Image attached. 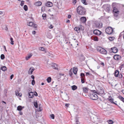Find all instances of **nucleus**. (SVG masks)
Segmentation results:
<instances>
[{"instance_id":"f257e3e1","label":"nucleus","mask_w":124,"mask_h":124,"mask_svg":"<svg viewBox=\"0 0 124 124\" xmlns=\"http://www.w3.org/2000/svg\"><path fill=\"white\" fill-rule=\"evenodd\" d=\"M77 11L78 13L81 15L85 14V12L84 8L81 6H79L78 7Z\"/></svg>"},{"instance_id":"f03ea898","label":"nucleus","mask_w":124,"mask_h":124,"mask_svg":"<svg viewBox=\"0 0 124 124\" xmlns=\"http://www.w3.org/2000/svg\"><path fill=\"white\" fill-rule=\"evenodd\" d=\"M91 120L93 123H95V122L100 121V119L99 116L94 115L93 117L91 118Z\"/></svg>"},{"instance_id":"7ed1b4c3","label":"nucleus","mask_w":124,"mask_h":124,"mask_svg":"<svg viewBox=\"0 0 124 124\" xmlns=\"http://www.w3.org/2000/svg\"><path fill=\"white\" fill-rule=\"evenodd\" d=\"M105 31L107 34H110L113 32V30L111 27H108L106 29Z\"/></svg>"},{"instance_id":"20e7f679","label":"nucleus","mask_w":124,"mask_h":124,"mask_svg":"<svg viewBox=\"0 0 124 124\" xmlns=\"http://www.w3.org/2000/svg\"><path fill=\"white\" fill-rule=\"evenodd\" d=\"M90 98L93 100H96L98 99V97L97 95L95 93H92L91 94Z\"/></svg>"},{"instance_id":"39448f33","label":"nucleus","mask_w":124,"mask_h":124,"mask_svg":"<svg viewBox=\"0 0 124 124\" xmlns=\"http://www.w3.org/2000/svg\"><path fill=\"white\" fill-rule=\"evenodd\" d=\"M95 93L97 94H101L104 93V91L102 88H101L100 89L98 90Z\"/></svg>"},{"instance_id":"423d86ee","label":"nucleus","mask_w":124,"mask_h":124,"mask_svg":"<svg viewBox=\"0 0 124 124\" xmlns=\"http://www.w3.org/2000/svg\"><path fill=\"white\" fill-rule=\"evenodd\" d=\"M118 49L117 48L114 47L111 48V49L110 50V52H112L114 53H116L118 51Z\"/></svg>"},{"instance_id":"0eeeda50","label":"nucleus","mask_w":124,"mask_h":124,"mask_svg":"<svg viewBox=\"0 0 124 124\" xmlns=\"http://www.w3.org/2000/svg\"><path fill=\"white\" fill-rule=\"evenodd\" d=\"M94 34L97 35H99L101 34V32L98 30H95L93 31Z\"/></svg>"},{"instance_id":"6e6552de","label":"nucleus","mask_w":124,"mask_h":124,"mask_svg":"<svg viewBox=\"0 0 124 124\" xmlns=\"http://www.w3.org/2000/svg\"><path fill=\"white\" fill-rule=\"evenodd\" d=\"M114 58L116 60H120L121 58V56L118 55H114Z\"/></svg>"},{"instance_id":"1a4fd4ad","label":"nucleus","mask_w":124,"mask_h":124,"mask_svg":"<svg viewBox=\"0 0 124 124\" xmlns=\"http://www.w3.org/2000/svg\"><path fill=\"white\" fill-rule=\"evenodd\" d=\"M105 10L108 12L109 13L110 11V7L109 6H105Z\"/></svg>"},{"instance_id":"9d476101","label":"nucleus","mask_w":124,"mask_h":124,"mask_svg":"<svg viewBox=\"0 0 124 124\" xmlns=\"http://www.w3.org/2000/svg\"><path fill=\"white\" fill-rule=\"evenodd\" d=\"M80 21L82 23H85L86 20V17H82L80 19Z\"/></svg>"},{"instance_id":"9b49d317","label":"nucleus","mask_w":124,"mask_h":124,"mask_svg":"<svg viewBox=\"0 0 124 124\" xmlns=\"http://www.w3.org/2000/svg\"><path fill=\"white\" fill-rule=\"evenodd\" d=\"M96 26L99 28L101 27L102 26V24L101 22L97 23H95Z\"/></svg>"},{"instance_id":"f8f14e48","label":"nucleus","mask_w":124,"mask_h":124,"mask_svg":"<svg viewBox=\"0 0 124 124\" xmlns=\"http://www.w3.org/2000/svg\"><path fill=\"white\" fill-rule=\"evenodd\" d=\"M34 70V69L33 67L31 68L28 71V73L30 75L31 74L33 71Z\"/></svg>"},{"instance_id":"ddd939ff","label":"nucleus","mask_w":124,"mask_h":124,"mask_svg":"<svg viewBox=\"0 0 124 124\" xmlns=\"http://www.w3.org/2000/svg\"><path fill=\"white\" fill-rule=\"evenodd\" d=\"M32 54L31 53L28 54L27 56L25 58L27 60H29L32 56Z\"/></svg>"},{"instance_id":"4468645a","label":"nucleus","mask_w":124,"mask_h":124,"mask_svg":"<svg viewBox=\"0 0 124 124\" xmlns=\"http://www.w3.org/2000/svg\"><path fill=\"white\" fill-rule=\"evenodd\" d=\"M42 4V3L40 1L36 2L34 4V5L36 6H40Z\"/></svg>"},{"instance_id":"2eb2a0df","label":"nucleus","mask_w":124,"mask_h":124,"mask_svg":"<svg viewBox=\"0 0 124 124\" xmlns=\"http://www.w3.org/2000/svg\"><path fill=\"white\" fill-rule=\"evenodd\" d=\"M100 53L102 54H106L107 53V51L105 49L102 48Z\"/></svg>"},{"instance_id":"dca6fc26","label":"nucleus","mask_w":124,"mask_h":124,"mask_svg":"<svg viewBox=\"0 0 124 124\" xmlns=\"http://www.w3.org/2000/svg\"><path fill=\"white\" fill-rule=\"evenodd\" d=\"M52 3L50 2H47L46 4V6L48 7H51L53 6Z\"/></svg>"},{"instance_id":"f3484780","label":"nucleus","mask_w":124,"mask_h":124,"mask_svg":"<svg viewBox=\"0 0 124 124\" xmlns=\"http://www.w3.org/2000/svg\"><path fill=\"white\" fill-rule=\"evenodd\" d=\"M34 93L33 92H31L29 93V97L30 98H32L34 97Z\"/></svg>"},{"instance_id":"a211bd4d","label":"nucleus","mask_w":124,"mask_h":124,"mask_svg":"<svg viewBox=\"0 0 124 124\" xmlns=\"http://www.w3.org/2000/svg\"><path fill=\"white\" fill-rule=\"evenodd\" d=\"M39 50H40L44 51L45 53H47V51L45 50L44 48L43 47H40L39 48Z\"/></svg>"},{"instance_id":"6ab92c4d","label":"nucleus","mask_w":124,"mask_h":124,"mask_svg":"<svg viewBox=\"0 0 124 124\" xmlns=\"http://www.w3.org/2000/svg\"><path fill=\"white\" fill-rule=\"evenodd\" d=\"M24 107H22L21 106H18L17 108V110L18 111L22 110L23 108H24Z\"/></svg>"},{"instance_id":"aec40b11","label":"nucleus","mask_w":124,"mask_h":124,"mask_svg":"<svg viewBox=\"0 0 124 124\" xmlns=\"http://www.w3.org/2000/svg\"><path fill=\"white\" fill-rule=\"evenodd\" d=\"M74 30L75 31H76L78 33H79L80 31V28L78 27H75Z\"/></svg>"},{"instance_id":"412c9836","label":"nucleus","mask_w":124,"mask_h":124,"mask_svg":"<svg viewBox=\"0 0 124 124\" xmlns=\"http://www.w3.org/2000/svg\"><path fill=\"white\" fill-rule=\"evenodd\" d=\"M78 71V69L77 68L74 67L73 70V72L75 74H76Z\"/></svg>"},{"instance_id":"4be33fe9","label":"nucleus","mask_w":124,"mask_h":124,"mask_svg":"<svg viewBox=\"0 0 124 124\" xmlns=\"http://www.w3.org/2000/svg\"><path fill=\"white\" fill-rule=\"evenodd\" d=\"M88 88L87 87H85L83 88V92H87L88 90Z\"/></svg>"},{"instance_id":"5701e85b","label":"nucleus","mask_w":124,"mask_h":124,"mask_svg":"<svg viewBox=\"0 0 124 124\" xmlns=\"http://www.w3.org/2000/svg\"><path fill=\"white\" fill-rule=\"evenodd\" d=\"M52 66L53 67V68L56 70L58 69V66L56 64H53L52 65Z\"/></svg>"},{"instance_id":"b1692460","label":"nucleus","mask_w":124,"mask_h":124,"mask_svg":"<svg viewBox=\"0 0 124 124\" xmlns=\"http://www.w3.org/2000/svg\"><path fill=\"white\" fill-rule=\"evenodd\" d=\"M16 95L17 96H19L20 97H21V94H20L19 93V92L17 90H16Z\"/></svg>"},{"instance_id":"393cba45","label":"nucleus","mask_w":124,"mask_h":124,"mask_svg":"<svg viewBox=\"0 0 124 124\" xmlns=\"http://www.w3.org/2000/svg\"><path fill=\"white\" fill-rule=\"evenodd\" d=\"M33 23L32 22H29L27 23V24L30 26H32L33 25Z\"/></svg>"},{"instance_id":"a878e982","label":"nucleus","mask_w":124,"mask_h":124,"mask_svg":"<svg viewBox=\"0 0 124 124\" xmlns=\"http://www.w3.org/2000/svg\"><path fill=\"white\" fill-rule=\"evenodd\" d=\"M113 12L114 13L119 12V11L116 8H114L113 9Z\"/></svg>"},{"instance_id":"bb28decb","label":"nucleus","mask_w":124,"mask_h":124,"mask_svg":"<svg viewBox=\"0 0 124 124\" xmlns=\"http://www.w3.org/2000/svg\"><path fill=\"white\" fill-rule=\"evenodd\" d=\"M119 74V72L118 71L116 70V71L115 72V77H117L118 76V75Z\"/></svg>"},{"instance_id":"cd10ccee","label":"nucleus","mask_w":124,"mask_h":124,"mask_svg":"<svg viewBox=\"0 0 124 124\" xmlns=\"http://www.w3.org/2000/svg\"><path fill=\"white\" fill-rule=\"evenodd\" d=\"M48 53L47 54V56L49 57H53V54L48 52H47Z\"/></svg>"},{"instance_id":"c85d7f7f","label":"nucleus","mask_w":124,"mask_h":124,"mask_svg":"<svg viewBox=\"0 0 124 124\" xmlns=\"http://www.w3.org/2000/svg\"><path fill=\"white\" fill-rule=\"evenodd\" d=\"M72 89L73 90H75L77 88V87L75 85H73L71 86Z\"/></svg>"},{"instance_id":"c756f323","label":"nucleus","mask_w":124,"mask_h":124,"mask_svg":"<svg viewBox=\"0 0 124 124\" xmlns=\"http://www.w3.org/2000/svg\"><path fill=\"white\" fill-rule=\"evenodd\" d=\"M102 48L100 46H98L97 47V50L100 52H101V50Z\"/></svg>"},{"instance_id":"7c9ffc66","label":"nucleus","mask_w":124,"mask_h":124,"mask_svg":"<svg viewBox=\"0 0 124 124\" xmlns=\"http://www.w3.org/2000/svg\"><path fill=\"white\" fill-rule=\"evenodd\" d=\"M108 99L109 100L110 102H111L112 103H113V102H114L113 101L114 100L111 97H109Z\"/></svg>"},{"instance_id":"2f4dec72","label":"nucleus","mask_w":124,"mask_h":124,"mask_svg":"<svg viewBox=\"0 0 124 124\" xmlns=\"http://www.w3.org/2000/svg\"><path fill=\"white\" fill-rule=\"evenodd\" d=\"M1 70L3 71H4L7 70V68L5 66H3L1 68Z\"/></svg>"},{"instance_id":"473e14b6","label":"nucleus","mask_w":124,"mask_h":124,"mask_svg":"<svg viewBox=\"0 0 124 124\" xmlns=\"http://www.w3.org/2000/svg\"><path fill=\"white\" fill-rule=\"evenodd\" d=\"M10 40L11 41L10 44L12 45H14V41H13V39L12 37H10Z\"/></svg>"},{"instance_id":"72a5a7b5","label":"nucleus","mask_w":124,"mask_h":124,"mask_svg":"<svg viewBox=\"0 0 124 124\" xmlns=\"http://www.w3.org/2000/svg\"><path fill=\"white\" fill-rule=\"evenodd\" d=\"M120 100L124 102V98L121 96H119L118 97Z\"/></svg>"},{"instance_id":"f704fd0d","label":"nucleus","mask_w":124,"mask_h":124,"mask_svg":"<svg viewBox=\"0 0 124 124\" xmlns=\"http://www.w3.org/2000/svg\"><path fill=\"white\" fill-rule=\"evenodd\" d=\"M51 77H49L48 78L46 79L47 82L49 83L51 81Z\"/></svg>"},{"instance_id":"c9c22d12","label":"nucleus","mask_w":124,"mask_h":124,"mask_svg":"<svg viewBox=\"0 0 124 124\" xmlns=\"http://www.w3.org/2000/svg\"><path fill=\"white\" fill-rule=\"evenodd\" d=\"M42 17L44 20H45L46 18V14H44L42 15Z\"/></svg>"},{"instance_id":"e433bc0d","label":"nucleus","mask_w":124,"mask_h":124,"mask_svg":"<svg viewBox=\"0 0 124 124\" xmlns=\"http://www.w3.org/2000/svg\"><path fill=\"white\" fill-rule=\"evenodd\" d=\"M34 104L35 107L36 108H37L38 107V104L36 101L34 102Z\"/></svg>"},{"instance_id":"4c0bfd02","label":"nucleus","mask_w":124,"mask_h":124,"mask_svg":"<svg viewBox=\"0 0 124 124\" xmlns=\"http://www.w3.org/2000/svg\"><path fill=\"white\" fill-rule=\"evenodd\" d=\"M23 8L25 11H27L28 10V7L27 5H25L24 6Z\"/></svg>"},{"instance_id":"58836bf2","label":"nucleus","mask_w":124,"mask_h":124,"mask_svg":"<svg viewBox=\"0 0 124 124\" xmlns=\"http://www.w3.org/2000/svg\"><path fill=\"white\" fill-rule=\"evenodd\" d=\"M108 122L109 124H112L113 123V121L110 120H108Z\"/></svg>"},{"instance_id":"ea45409f","label":"nucleus","mask_w":124,"mask_h":124,"mask_svg":"<svg viewBox=\"0 0 124 124\" xmlns=\"http://www.w3.org/2000/svg\"><path fill=\"white\" fill-rule=\"evenodd\" d=\"M50 118H51L52 119H54V114L51 115H50Z\"/></svg>"},{"instance_id":"a19ab883","label":"nucleus","mask_w":124,"mask_h":124,"mask_svg":"<svg viewBox=\"0 0 124 124\" xmlns=\"http://www.w3.org/2000/svg\"><path fill=\"white\" fill-rule=\"evenodd\" d=\"M0 58L2 60L4 59L5 58V56L3 54H1L0 56Z\"/></svg>"},{"instance_id":"79ce46f5","label":"nucleus","mask_w":124,"mask_h":124,"mask_svg":"<svg viewBox=\"0 0 124 124\" xmlns=\"http://www.w3.org/2000/svg\"><path fill=\"white\" fill-rule=\"evenodd\" d=\"M108 39L109 40L112 41L114 39V37H109Z\"/></svg>"},{"instance_id":"37998d69","label":"nucleus","mask_w":124,"mask_h":124,"mask_svg":"<svg viewBox=\"0 0 124 124\" xmlns=\"http://www.w3.org/2000/svg\"><path fill=\"white\" fill-rule=\"evenodd\" d=\"M81 2L82 3L85 5L86 4V2L85 0H82Z\"/></svg>"},{"instance_id":"c03bdc74","label":"nucleus","mask_w":124,"mask_h":124,"mask_svg":"<svg viewBox=\"0 0 124 124\" xmlns=\"http://www.w3.org/2000/svg\"><path fill=\"white\" fill-rule=\"evenodd\" d=\"M24 1L23 0H22L21 1V3L20 4V5L21 6H23L24 4Z\"/></svg>"},{"instance_id":"a18cd8bd","label":"nucleus","mask_w":124,"mask_h":124,"mask_svg":"<svg viewBox=\"0 0 124 124\" xmlns=\"http://www.w3.org/2000/svg\"><path fill=\"white\" fill-rule=\"evenodd\" d=\"M63 42L65 44H67L68 43L69 44V43H70V42H69V43L67 41L65 40V39L63 40Z\"/></svg>"},{"instance_id":"49530a36","label":"nucleus","mask_w":124,"mask_h":124,"mask_svg":"<svg viewBox=\"0 0 124 124\" xmlns=\"http://www.w3.org/2000/svg\"><path fill=\"white\" fill-rule=\"evenodd\" d=\"M114 15L115 16H118L119 12H117V13H114Z\"/></svg>"},{"instance_id":"de8ad7c7","label":"nucleus","mask_w":124,"mask_h":124,"mask_svg":"<svg viewBox=\"0 0 124 124\" xmlns=\"http://www.w3.org/2000/svg\"><path fill=\"white\" fill-rule=\"evenodd\" d=\"M93 39L95 41H98V38L96 37H95Z\"/></svg>"},{"instance_id":"09e8293b","label":"nucleus","mask_w":124,"mask_h":124,"mask_svg":"<svg viewBox=\"0 0 124 124\" xmlns=\"http://www.w3.org/2000/svg\"><path fill=\"white\" fill-rule=\"evenodd\" d=\"M35 81L34 79H33L32 81L31 82V84L32 85H34L35 84Z\"/></svg>"},{"instance_id":"8fccbe9b","label":"nucleus","mask_w":124,"mask_h":124,"mask_svg":"<svg viewBox=\"0 0 124 124\" xmlns=\"http://www.w3.org/2000/svg\"><path fill=\"white\" fill-rule=\"evenodd\" d=\"M81 82L83 83H84L85 81L84 79V78L83 77H81Z\"/></svg>"},{"instance_id":"3c124183","label":"nucleus","mask_w":124,"mask_h":124,"mask_svg":"<svg viewBox=\"0 0 124 124\" xmlns=\"http://www.w3.org/2000/svg\"><path fill=\"white\" fill-rule=\"evenodd\" d=\"M124 66L123 64L121 65L119 67V69L120 70H121L122 68Z\"/></svg>"},{"instance_id":"603ef678","label":"nucleus","mask_w":124,"mask_h":124,"mask_svg":"<svg viewBox=\"0 0 124 124\" xmlns=\"http://www.w3.org/2000/svg\"><path fill=\"white\" fill-rule=\"evenodd\" d=\"M48 34L49 35V36H47V37L49 39H51L52 38V36L51 35V34L49 33Z\"/></svg>"},{"instance_id":"864d4df0","label":"nucleus","mask_w":124,"mask_h":124,"mask_svg":"<svg viewBox=\"0 0 124 124\" xmlns=\"http://www.w3.org/2000/svg\"><path fill=\"white\" fill-rule=\"evenodd\" d=\"M76 2V0H73V3L74 4H75Z\"/></svg>"},{"instance_id":"5fc2aeb1","label":"nucleus","mask_w":124,"mask_h":124,"mask_svg":"<svg viewBox=\"0 0 124 124\" xmlns=\"http://www.w3.org/2000/svg\"><path fill=\"white\" fill-rule=\"evenodd\" d=\"M118 76L119 78H121L123 76L121 74H119Z\"/></svg>"},{"instance_id":"6e6d98bb","label":"nucleus","mask_w":124,"mask_h":124,"mask_svg":"<svg viewBox=\"0 0 124 124\" xmlns=\"http://www.w3.org/2000/svg\"><path fill=\"white\" fill-rule=\"evenodd\" d=\"M80 75L82 77H83L84 76H85V74H84L83 73H81V74Z\"/></svg>"},{"instance_id":"4d7b16f0","label":"nucleus","mask_w":124,"mask_h":124,"mask_svg":"<svg viewBox=\"0 0 124 124\" xmlns=\"http://www.w3.org/2000/svg\"><path fill=\"white\" fill-rule=\"evenodd\" d=\"M34 95L35 96H38V94L36 92H35L34 93Z\"/></svg>"},{"instance_id":"13d9d810","label":"nucleus","mask_w":124,"mask_h":124,"mask_svg":"<svg viewBox=\"0 0 124 124\" xmlns=\"http://www.w3.org/2000/svg\"><path fill=\"white\" fill-rule=\"evenodd\" d=\"M14 75L13 74L12 75L10 76V79H12Z\"/></svg>"},{"instance_id":"bf43d9fd","label":"nucleus","mask_w":124,"mask_h":124,"mask_svg":"<svg viewBox=\"0 0 124 124\" xmlns=\"http://www.w3.org/2000/svg\"><path fill=\"white\" fill-rule=\"evenodd\" d=\"M91 74L90 73H89L86 72V73L85 75L86 76H87L88 75H91Z\"/></svg>"},{"instance_id":"052dcab7","label":"nucleus","mask_w":124,"mask_h":124,"mask_svg":"<svg viewBox=\"0 0 124 124\" xmlns=\"http://www.w3.org/2000/svg\"><path fill=\"white\" fill-rule=\"evenodd\" d=\"M76 124H78L79 123V121L78 120H76Z\"/></svg>"},{"instance_id":"680f3d73","label":"nucleus","mask_w":124,"mask_h":124,"mask_svg":"<svg viewBox=\"0 0 124 124\" xmlns=\"http://www.w3.org/2000/svg\"><path fill=\"white\" fill-rule=\"evenodd\" d=\"M66 23H70V21L68 19H67L66 20Z\"/></svg>"},{"instance_id":"e2e57ef3","label":"nucleus","mask_w":124,"mask_h":124,"mask_svg":"<svg viewBox=\"0 0 124 124\" xmlns=\"http://www.w3.org/2000/svg\"><path fill=\"white\" fill-rule=\"evenodd\" d=\"M72 72L70 71L69 72V75H70V76H71L72 75Z\"/></svg>"},{"instance_id":"0e129e2a","label":"nucleus","mask_w":124,"mask_h":124,"mask_svg":"<svg viewBox=\"0 0 124 124\" xmlns=\"http://www.w3.org/2000/svg\"><path fill=\"white\" fill-rule=\"evenodd\" d=\"M34 28H36L37 27L36 25L34 24H33V26Z\"/></svg>"},{"instance_id":"69168bd1","label":"nucleus","mask_w":124,"mask_h":124,"mask_svg":"<svg viewBox=\"0 0 124 124\" xmlns=\"http://www.w3.org/2000/svg\"><path fill=\"white\" fill-rule=\"evenodd\" d=\"M19 114L21 115H22L23 114V113L22 111H20L19 112Z\"/></svg>"},{"instance_id":"338daca9","label":"nucleus","mask_w":124,"mask_h":124,"mask_svg":"<svg viewBox=\"0 0 124 124\" xmlns=\"http://www.w3.org/2000/svg\"><path fill=\"white\" fill-rule=\"evenodd\" d=\"M3 47L4 49L5 50V51H6L7 52V50L6 48V46H3Z\"/></svg>"},{"instance_id":"774afa93","label":"nucleus","mask_w":124,"mask_h":124,"mask_svg":"<svg viewBox=\"0 0 124 124\" xmlns=\"http://www.w3.org/2000/svg\"><path fill=\"white\" fill-rule=\"evenodd\" d=\"M71 16L70 15H69L68 16V19H69L71 17Z\"/></svg>"}]
</instances>
